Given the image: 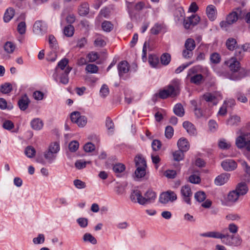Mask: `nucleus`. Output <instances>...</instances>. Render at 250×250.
<instances>
[{
  "label": "nucleus",
  "instance_id": "20e7f679",
  "mask_svg": "<svg viewBox=\"0 0 250 250\" xmlns=\"http://www.w3.org/2000/svg\"><path fill=\"white\" fill-rule=\"evenodd\" d=\"M180 194L183 201L187 204H191V198L192 196V192L189 185H186L182 186L180 189Z\"/></svg>",
  "mask_w": 250,
  "mask_h": 250
},
{
  "label": "nucleus",
  "instance_id": "393cba45",
  "mask_svg": "<svg viewBox=\"0 0 250 250\" xmlns=\"http://www.w3.org/2000/svg\"><path fill=\"white\" fill-rule=\"evenodd\" d=\"M165 28V25L163 23H156L150 29V33L153 35H158Z\"/></svg>",
  "mask_w": 250,
  "mask_h": 250
},
{
  "label": "nucleus",
  "instance_id": "338daca9",
  "mask_svg": "<svg viewBox=\"0 0 250 250\" xmlns=\"http://www.w3.org/2000/svg\"><path fill=\"white\" fill-rule=\"evenodd\" d=\"M73 183L76 188L79 189L84 188L86 187L85 183L80 180H75Z\"/></svg>",
  "mask_w": 250,
  "mask_h": 250
},
{
  "label": "nucleus",
  "instance_id": "423d86ee",
  "mask_svg": "<svg viewBox=\"0 0 250 250\" xmlns=\"http://www.w3.org/2000/svg\"><path fill=\"white\" fill-rule=\"evenodd\" d=\"M177 199V195L172 191L168 190L163 192L159 196L160 202L163 204H166L169 202H173Z\"/></svg>",
  "mask_w": 250,
  "mask_h": 250
},
{
  "label": "nucleus",
  "instance_id": "a211bd4d",
  "mask_svg": "<svg viewBox=\"0 0 250 250\" xmlns=\"http://www.w3.org/2000/svg\"><path fill=\"white\" fill-rule=\"evenodd\" d=\"M183 126L189 135L194 136L197 134L196 128L191 122L185 121L183 123Z\"/></svg>",
  "mask_w": 250,
  "mask_h": 250
},
{
  "label": "nucleus",
  "instance_id": "5701e85b",
  "mask_svg": "<svg viewBox=\"0 0 250 250\" xmlns=\"http://www.w3.org/2000/svg\"><path fill=\"white\" fill-rule=\"evenodd\" d=\"M202 97L206 102L212 103L214 105L218 103L217 96L215 94L206 93L203 95Z\"/></svg>",
  "mask_w": 250,
  "mask_h": 250
},
{
  "label": "nucleus",
  "instance_id": "4c0bfd02",
  "mask_svg": "<svg viewBox=\"0 0 250 250\" xmlns=\"http://www.w3.org/2000/svg\"><path fill=\"white\" fill-rule=\"evenodd\" d=\"M236 43V40L232 38H229L226 42V46L229 50H233L235 48Z\"/></svg>",
  "mask_w": 250,
  "mask_h": 250
},
{
  "label": "nucleus",
  "instance_id": "052dcab7",
  "mask_svg": "<svg viewBox=\"0 0 250 250\" xmlns=\"http://www.w3.org/2000/svg\"><path fill=\"white\" fill-rule=\"evenodd\" d=\"M189 181L192 184H199L201 182L200 177L196 174L191 175L188 178Z\"/></svg>",
  "mask_w": 250,
  "mask_h": 250
},
{
  "label": "nucleus",
  "instance_id": "2f4dec72",
  "mask_svg": "<svg viewBox=\"0 0 250 250\" xmlns=\"http://www.w3.org/2000/svg\"><path fill=\"white\" fill-rule=\"evenodd\" d=\"M89 12V5L87 3H83L79 8V13L81 16H85Z\"/></svg>",
  "mask_w": 250,
  "mask_h": 250
},
{
  "label": "nucleus",
  "instance_id": "a878e982",
  "mask_svg": "<svg viewBox=\"0 0 250 250\" xmlns=\"http://www.w3.org/2000/svg\"><path fill=\"white\" fill-rule=\"evenodd\" d=\"M31 127L34 129L39 130L42 128L43 123L39 118H35L30 123Z\"/></svg>",
  "mask_w": 250,
  "mask_h": 250
},
{
  "label": "nucleus",
  "instance_id": "c85d7f7f",
  "mask_svg": "<svg viewBox=\"0 0 250 250\" xmlns=\"http://www.w3.org/2000/svg\"><path fill=\"white\" fill-rule=\"evenodd\" d=\"M240 122V118L237 116H232L227 120V124L230 126H236Z\"/></svg>",
  "mask_w": 250,
  "mask_h": 250
},
{
  "label": "nucleus",
  "instance_id": "e433bc0d",
  "mask_svg": "<svg viewBox=\"0 0 250 250\" xmlns=\"http://www.w3.org/2000/svg\"><path fill=\"white\" fill-rule=\"evenodd\" d=\"M146 167H137L135 171V175L137 178H141L146 175Z\"/></svg>",
  "mask_w": 250,
  "mask_h": 250
},
{
  "label": "nucleus",
  "instance_id": "5fc2aeb1",
  "mask_svg": "<svg viewBox=\"0 0 250 250\" xmlns=\"http://www.w3.org/2000/svg\"><path fill=\"white\" fill-rule=\"evenodd\" d=\"M218 146L221 149H228L230 146V144L226 142L224 139H221L219 140L218 143Z\"/></svg>",
  "mask_w": 250,
  "mask_h": 250
},
{
  "label": "nucleus",
  "instance_id": "a18cd8bd",
  "mask_svg": "<svg viewBox=\"0 0 250 250\" xmlns=\"http://www.w3.org/2000/svg\"><path fill=\"white\" fill-rule=\"evenodd\" d=\"M4 48L7 53H12L15 49V45L12 42H7L5 43Z\"/></svg>",
  "mask_w": 250,
  "mask_h": 250
},
{
  "label": "nucleus",
  "instance_id": "412c9836",
  "mask_svg": "<svg viewBox=\"0 0 250 250\" xmlns=\"http://www.w3.org/2000/svg\"><path fill=\"white\" fill-rule=\"evenodd\" d=\"M177 146L180 150L187 152L189 148V143L188 140L184 138H180L177 142Z\"/></svg>",
  "mask_w": 250,
  "mask_h": 250
},
{
  "label": "nucleus",
  "instance_id": "6e6552de",
  "mask_svg": "<svg viewBox=\"0 0 250 250\" xmlns=\"http://www.w3.org/2000/svg\"><path fill=\"white\" fill-rule=\"evenodd\" d=\"M194 68H190L188 70L187 77L189 78L191 83L196 85H200L204 81L203 76L200 74H194Z\"/></svg>",
  "mask_w": 250,
  "mask_h": 250
},
{
  "label": "nucleus",
  "instance_id": "ea45409f",
  "mask_svg": "<svg viewBox=\"0 0 250 250\" xmlns=\"http://www.w3.org/2000/svg\"><path fill=\"white\" fill-rule=\"evenodd\" d=\"M74 28L73 26L69 24L65 26L63 29L64 34L68 37H72L74 34Z\"/></svg>",
  "mask_w": 250,
  "mask_h": 250
},
{
  "label": "nucleus",
  "instance_id": "7ed1b4c3",
  "mask_svg": "<svg viewBox=\"0 0 250 250\" xmlns=\"http://www.w3.org/2000/svg\"><path fill=\"white\" fill-rule=\"evenodd\" d=\"M225 236V238L223 240V243L225 245L230 246L238 247L241 244L242 239L238 235H229L227 233Z\"/></svg>",
  "mask_w": 250,
  "mask_h": 250
},
{
  "label": "nucleus",
  "instance_id": "680f3d73",
  "mask_svg": "<svg viewBox=\"0 0 250 250\" xmlns=\"http://www.w3.org/2000/svg\"><path fill=\"white\" fill-rule=\"evenodd\" d=\"M90 162L84 161L82 160H78L75 162V166L79 169L84 168L87 163Z\"/></svg>",
  "mask_w": 250,
  "mask_h": 250
},
{
  "label": "nucleus",
  "instance_id": "72a5a7b5",
  "mask_svg": "<svg viewBox=\"0 0 250 250\" xmlns=\"http://www.w3.org/2000/svg\"><path fill=\"white\" fill-rule=\"evenodd\" d=\"M68 59L64 58L60 61L58 65L55 68V72H57L59 71L58 68H60L62 71L65 68H66L68 66Z\"/></svg>",
  "mask_w": 250,
  "mask_h": 250
},
{
  "label": "nucleus",
  "instance_id": "2eb2a0df",
  "mask_svg": "<svg viewBox=\"0 0 250 250\" xmlns=\"http://www.w3.org/2000/svg\"><path fill=\"white\" fill-rule=\"evenodd\" d=\"M225 63L229 67L232 72H237L240 68V63L236 58H231L225 62Z\"/></svg>",
  "mask_w": 250,
  "mask_h": 250
},
{
  "label": "nucleus",
  "instance_id": "cd10ccee",
  "mask_svg": "<svg viewBox=\"0 0 250 250\" xmlns=\"http://www.w3.org/2000/svg\"><path fill=\"white\" fill-rule=\"evenodd\" d=\"M174 113L179 117H183L185 114L184 109L181 104H176L173 108Z\"/></svg>",
  "mask_w": 250,
  "mask_h": 250
},
{
  "label": "nucleus",
  "instance_id": "774afa93",
  "mask_svg": "<svg viewBox=\"0 0 250 250\" xmlns=\"http://www.w3.org/2000/svg\"><path fill=\"white\" fill-rule=\"evenodd\" d=\"M193 55L192 50L190 49H185L182 52V55L184 58L189 59L191 58Z\"/></svg>",
  "mask_w": 250,
  "mask_h": 250
},
{
  "label": "nucleus",
  "instance_id": "6e6d98bb",
  "mask_svg": "<svg viewBox=\"0 0 250 250\" xmlns=\"http://www.w3.org/2000/svg\"><path fill=\"white\" fill-rule=\"evenodd\" d=\"M79 144L76 141H71L68 146V148L71 152H75L79 148Z\"/></svg>",
  "mask_w": 250,
  "mask_h": 250
},
{
  "label": "nucleus",
  "instance_id": "09e8293b",
  "mask_svg": "<svg viewBox=\"0 0 250 250\" xmlns=\"http://www.w3.org/2000/svg\"><path fill=\"white\" fill-rule=\"evenodd\" d=\"M210 62L214 64L218 63L220 62L221 57L220 55L217 53H213L210 56Z\"/></svg>",
  "mask_w": 250,
  "mask_h": 250
},
{
  "label": "nucleus",
  "instance_id": "f8f14e48",
  "mask_svg": "<svg viewBox=\"0 0 250 250\" xmlns=\"http://www.w3.org/2000/svg\"><path fill=\"white\" fill-rule=\"evenodd\" d=\"M156 197V194L155 192L152 190L148 189L143 196V205L151 204L155 201Z\"/></svg>",
  "mask_w": 250,
  "mask_h": 250
},
{
  "label": "nucleus",
  "instance_id": "864d4df0",
  "mask_svg": "<svg viewBox=\"0 0 250 250\" xmlns=\"http://www.w3.org/2000/svg\"><path fill=\"white\" fill-rule=\"evenodd\" d=\"M85 70L91 73H96L98 72V67L94 64H89L86 65Z\"/></svg>",
  "mask_w": 250,
  "mask_h": 250
},
{
  "label": "nucleus",
  "instance_id": "4be33fe9",
  "mask_svg": "<svg viewBox=\"0 0 250 250\" xmlns=\"http://www.w3.org/2000/svg\"><path fill=\"white\" fill-rule=\"evenodd\" d=\"M206 13L210 21H214L216 18L217 11L213 5H209L206 8Z\"/></svg>",
  "mask_w": 250,
  "mask_h": 250
},
{
  "label": "nucleus",
  "instance_id": "e2e57ef3",
  "mask_svg": "<svg viewBox=\"0 0 250 250\" xmlns=\"http://www.w3.org/2000/svg\"><path fill=\"white\" fill-rule=\"evenodd\" d=\"M109 93V88L106 84H103L100 89L101 96L104 98L107 96Z\"/></svg>",
  "mask_w": 250,
  "mask_h": 250
},
{
  "label": "nucleus",
  "instance_id": "9d476101",
  "mask_svg": "<svg viewBox=\"0 0 250 250\" xmlns=\"http://www.w3.org/2000/svg\"><path fill=\"white\" fill-rule=\"evenodd\" d=\"M200 21V17L197 15H192L184 21V25L186 29H189L191 26L196 25Z\"/></svg>",
  "mask_w": 250,
  "mask_h": 250
},
{
  "label": "nucleus",
  "instance_id": "f704fd0d",
  "mask_svg": "<svg viewBox=\"0 0 250 250\" xmlns=\"http://www.w3.org/2000/svg\"><path fill=\"white\" fill-rule=\"evenodd\" d=\"M0 91L4 94H8L12 90V86L9 83H5L0 86Z\"/></svg>",
  "mask_w": 250,
  "mask_h": 250
},
{
  "label": "nucleus",
  "instance_id": "bb28decb",
  "mask_svg": "<svg viewBox=\"0 0 250 250\" xmlns=\"http://www.w3.org/2000/svg\"><path fill=\"white\" fill-rule=\"evenodd\" d=\"M14 15L15 10L13 8L10 7L7 9L3 16L4 21L5 22H9L13 18Z\"/></svg>",
  "mask_w": 250,
  "mask_h": 250
},
{
  "label": "nucleus",
  "instance_id": "b1692460",
  "mask_svg": "<svg viewBox=\"0 0 250 250\" xmlns=\"http://www.w3.org/2000/svg\"><path fill=\"white\" fill-rule=\"evenodd\" d=\"M240 196L235 190H232L229 192L228 194L227 201L231 203H235L238 200Z\"/></svg>",
  "mask_w": 250,
  "mask_h": 250
},
{
  "label": "nucleus",
  "instance_id": "f3484780",
  "mask_svg": "<svg viewBox=\"0 0 250 250\" xmlns=\"http://www.w3.org/2000/svg\"><path fill=\"white\" fill-rule=\"evenodd\" d=\"M229 177V174L227 173H222L216 177L214 180V183L217 186H222L228 181Z\"/></svg>",
  "mask_w": 250,
  "mask_h": 250
},
{
  "label": "nucleus",
  "instance_id": "4d7b16f0",
  "mask_svg": "<svg viewBox=\"0 0 250 250\" xmlns=\"http://www.w3.org/2000/svg\"><path fill=\"white\" fill-rule=\"evenodd\" d=\"M75 123L80 127H83L87 123V118L84 116L81 115Z\"/></svg>",
  "mask_w": 250,
  "mask_h": 250
},
{
  "label": "nucleus",
  "instance_id": "0eeeda50",
  "mask_svg": "<svg viewBox=\"0 0 250 250\" xmlns=\"http://www.w3.org/2000/svg\"><path fill=\"white\" fill-rule=\"evenodd\" d=\"M47 30V25L42 21H37L33 25V31L36 35L42 36L46 33Z\"/></svg>",
  "mask_w": 250,
  "mask_h": 250
},
{
  "label": "nucleus",
  "instance_id": "f257e3e1",
  "mask_svg": "<svg viewBox=\"0 0 250 250\" xmlns=\"http://www.w3.org/2000/svg\"><path fill=\"white\" fill-rule=\"evenodd\" d=\"M179 93L177 84L173 82L172 84H170L165 87L164 89L160 90L159 93L155 95L162 99H165L168 97H175Z\"/></svg>",
  "mask_w": 250,
  "mask_h": 250
},
{
  "label": "nucleus",
  "instance_id": "de8ad7c7",
  "mask_svg": "<svg viewBox=\"0 0 250 250\" xmlns=\"http://www.w3.org/2000/svg\"><path fill=\"white\" fill-rule=\"evenodd\" d=\"M24 152L27 157L28 158H32L35 155L36 150L32 146H28L26 147Z\"/></svg>",
  "mask_w": 250,
  "mask_h": 250
},
{
  "label": "nucleus",
  "instance_id": "6ab92c4d",
  "mask_svg": "<svg viewBox=\"0 0 250 250\" xmlns=\"http://www.w3.org/2000/svg\"><path fill=\"white\" fill-rule=\"evenodd\" d=\"M241 196H244L248 192L249 190L248 187L245 182H241L238 183L234 189Z\"/></svg>",
  "mask_w": 250,
  "mask_h": 250
},
{
  "label": "nucleus",
  "instance_id": "a19ab883",
  "mask_svg": "<svg viewBox=\"0 0 250 250\" xmlns=\"http://www.w3.org/2000/svg\"><path fill=\"white\" fill-rule=\"evenodd\" d=\"M183 151L179 149L175 151L173 153V159L175 161H180L182 160L184 157V154Z\"/></svg>",
  "mask_w": 250,
  "mask_h": 250
},
{
  "label": "nucleus",
  "instance_id": "9b49d317",
  "mask_svg": "<svg viewBox=\"0 0 250 250\" xmlns=\"http://www.w3.org/2000/svg\"><path fill=\"white\" fill-rule=\"evenodd\" d=\"M130 198L132 202L143 205V196L139 190H133L131 192Z\"/></svg>",
  "mask_w": 250,
  "mask_h": 250
},
{
  "label": "nucleus",
  "instance_id": "aec40b11",
  "mask_svg": "<svg viewBox=\"0 0 250 250\" xmlns=\"http://www.w3.org/2000/svg\"><path fill=\"white\" fill-rule=\"evenodd\" d=\"M30 100L26 95L22 96L18 101V105L21 110L24 111L28 107Z\"/></svg>",
  "mask_w": 250,
  "mask_h": 250
},
{
  "label": "nucleus",
  "instance_id": "473e14b6",
  "mask_svg": "<svg viewBox=\"0 0 250 250\" xmlns=\"http://www.w3.org/2000/svg\"><path fill=\"white\" fill-rule=\"evenodd\" d=\"M113 170L117 174L123 172L125 169V167L124 165L121 163H117L113 166Z\"/></svg>",
  "mask_w": 250,
  "mask_h": 250
},
{
  "label": "nucleus",
  "instance_id": "79ce46f5",
  "mask_svg": "<svg viewBox=\"0 0 250 250\" xmlns=\"http://www.w3.org/2000/svg\"><path fill=\"white\" fill-rule=\"evenodd\" d=\"M194 198L198 202H202L206 199V195L204 192L199 191L195 193Z\"/></svg>",
  "mask_w": 250,
  "mask_h": 250
},
{
  "label": "nucleus",
  "instance_id": "1a4fd4ad",
  "mask_svg": "<svg viewBox=\"0 0 250 250\" xmlns=\"http://www.w3.org/2000/svg\"><path fill=\"white\" fill-rule=\"evenodd\" d=\"M190 104L193 107L194 113L195 117L198 118H201L202 117H207V116L204 113L201 108V101H199V102L196 101V100H191L190 101Z\"/></svg>",
  "mask_w": 250,
  "mask_h": 250
},
{
  "label": "nucleus",
  "instance_id": "f03ea898",
  "mask_svg": "<svg viewBox=\"0 0 250 250\" xmlns=\"http://www.w3.org/2000/svg\"><path fill=\"white\" fill-rule=\"evenodd\" d=\"M237 134H239V136L235 141L236 146L239 148L245 147L249 140H250V133L243 132L241 130H239Z\"/></svg>",
  "mask_w": 250,
  "mask_h": 250
},
{
  "label": "nucleus",
  "instance_id": "58836bf2",
  "mask_svg": "<svg viewBox=\"0 0 250 250\" xmlns=\"http://www.w3.org/2000/svg\"><path fill=\"white\" fill-rule=\"evenodd\" d=\"M148 62L150 65L153 67H157L159 65V59L155 55H149Z\"/></svg>",
  "mask_w": 250,
  "mask_h": 250
},
{
  "label": "nucleus",
  "instance_id": "0e129e2a",
  "mask_svg": "<svg viewBox=\"0 0 250 250\" xmlns=\"http://www.w3.org/2000/svg\"><path fill=\"white\" fill-rule=\"evenodd\" d=\"M174 130L172 126H167L165 129V136L167 139H170L173 135Z\"/></svg>",
  "mask_w": 250,
  "mask_h": 250
},
{
  "label": "nucleus",
  "instance_id": "ddd939ff",
  "mask_svg": "<svg viewBox=\"0 0 250 250\" xmlns=\"http://www.w3.org/2000/svg\"><path fill=\"white\" fill-rule=\"evenodd\" d=\"M226 234L217 231H208L200 234V236L205 237H208L215 239H221L223 243V240L225 238Z\"/></svg>",
  "mask_w": 250,
  "mask_h": 250
},
{
  "label": "nucleus",
  "instance_id": "49530a36",
  "mask_svg": "<svg viewBox=\"0 0 250 250\" xmlns=\"http://www.w3.org/2000/svg\"><path fill=\"white\" fill-rule=\"evenodd\" d=\"M113 27V24L111 23V22L108 21H104L102 24V28L104 31L105 32H110L111 31Z\"/></svg>",
  "mask_w": 250,
  "mask_h": 250
},
{
  "label": "nucleus",
  "instance_id": "bf43d9fd",
  "mask_svg": "<svg viewBox=\"0 0 250 250\" xmlns=\"http://www.w3.org/2000/svg\"><path fill=\"white\" fill-rule=\"evenodd\" d=\"M26 23L24 21L20 22L17 27L18 32L21 35L24 34L26 31Z\"/></svg>",
  "mask_w": 250,
  "mask_h": 250
},
{
  "label": "nucleus",
  "instance_id": "603ef678",
  "mask_svg": "<svg viewBox=\"0 0 250 250\" xmlns=\"http://www.w3.org/2000/svg\"><path fill=\"white\" fill-rule=\"evenodd\" d=\"M44 155L45 158L50 163H51L56 157V155L48 149L45 152Z\"/></svg>",
  "mask_w": 250,
  "mask_h": 250
},
{
  "label": "nucleus",
  "instance_id": "8fccbe9b",
  "mask_svg": "<svg viewBox=\"0 0 250 250\" xmlns=\"http://www.w3.org/2000/svg\"><path fill=\"white\" fill-rule=\"evenodd\" d=\"M48 150L56 155L60 150L59 144L57 142L51 143L49 146Z\"/></svg>",
  "mask_w": 250,
  "mask_h": 250
},
{
  "label": "nucleus",
  "instance_id": "c756f323",
  "mask_svg": "<svg viewBox=\"0 0 250 250\" xmlns=\"http://www.w3.org/2000/svg\"><path fill=\"white\" fill-rule=\"evenodd\" d=\"M238 19V14L235 11H233L229 13L227 17L226 20H228V22H229L231 24H233Z\"/></svg>",
  "mask_w": 250,
  "mask_h": 250
},
{
  "label": "nucleus",
  "instance_id": "c9c22d12",
  "mask_svg": "<svg viewBox=\"0 0 250 250\" xmlns=\"http://www.w3.org/2000/svg\"><path fill=\"white\" fill-rule=\"evenodd\" d=\"M136 167H146V162L144 158L140 156H136L134 159Z\"/></svg>",
  "mask_w": 250,
  "mask_h": 250
},
{
  "label": "nucleus",
  "instance_id": "13d9d810",
  "mask_svg": "<svg viewBox=\"0 0 250 250\" xmlns=\"http://www.w3.org/2000/svg\"><path fill=\"white\" fill-rule=\"evenodd\" d=\"M48 41L50 47L55 49L57 48V41L53 35H50L49 36Z\"/></svg>",
  "mask_w": 250,
  "mask_h": 250
},
{
  "label": "nucleus",
  "instance_id": "c03bdc74",
  "mask_svg": "<svg viewBox=\"0 0 250 250\" xmlns=\"http://www.w3.org/2000/svg\"><path fill=\"white\" fill-rule=\"evenodd\" d=\"M161 62L162 64L167 65L169 64L171 60V56L168 53H164L162 55L161 58Z\"/></svg>",
  "mask_w": 250,
  "mask_h": 250
},
{
  "label": "nucleus",
  "instance_id": "39448f33",
  "mask_svg": "<svg viewBox=\"0 0 250 250\" xmlns=\"http://www.w3.org/2000/svg\"><path fill=\"white\" fill-rule=\"evenodd\" d=\"M72 68L69 66H68L64 70V71L60 72L58 71L57 72H55L53 76L54 78V80L58 82L57 80V76L58 75L60 74L59 79H60V83L63 84H66L69 82V78H68V74L70 71L71 70Z\"/></svg>",
  "mask_w": 250,
  "mask_h": 250
},
{
  "label": "nucleus",
  "instance_id": "4468645a",
  "mask_svg": "<svg viewBox=\"0 0 250 250\" xmlns=\"http://www.w3.org/2000/svg\"><path fill=\"white\" fill-rule=\"evenodd\" d=\"M223 168L226 171H232L237 167L236 163L232 159H227L221 163Z\"/></svg>",
  "mask_w": 250,
  "mask_h": 250
},
{
  "label": "nucleus",
  "instance_id": "37998d69",
  "mask_svg": "<svg viewBox=\"0 0 250 250\" xmlns=\"http://www.w3.org/2000/svg\"><path fill=\"white\" fill-rule=\"evenodd\" d=\"M83 240L85 242H89L92 244H96L97 242L96 238L90 233H86L84 234Z\"/></svg>",
  "mask_w": 250,
  "mask_h": 250
},
{
  "label": "nucleus",
  "instance_id": "69168bd1",
  "mask_svg": "<svg viewBox=\"0 0 250 250\" xmlns=\"http://www.w3.org/2000/svg\"><path fill=\"white\" fill-rule=\"evenodd\" d=\"M44 236L42 234H39L37 237L33 238V242L35 244H40L44 243Z\"/></svg>",
  "mask_w": 250,
  "mask_h": 250
},
{
  "label": "nucleus",
  "instance_id": "dca6fc26",
  "mask_svg": "<svg viewBox=\"0 0 250 250\" xmlns=\"http://www.w3.org/2000/svg\"><path fill=\"white\" fill-rule=\"evenodd\" d=\"M129 70V65L128 63L125 61H123L119 62L118 65V70L119 75L120 77L127 73Z\"/></svg>",
  "mask_w": 250,
  "mask_h": 250
},
{
  "label": "nucleus",
  "instance_id": "3c124183",
  "mask_svg": "<svg viewBox=\"0 0 250 250\" xmlns=\"http://www.w3.org/2000/svg\"><path fill=\"white\" fill-rule=\"evenodd\" d=\"M2 127L6 130H11L14 127V124L11 121L5 120L3 123Z\"/></svg>",
  "mask_w": 250,
  "mask_h": 250
},
{
  "label": "nucleus",
  "instance_id": "7c9ffc66",
  "mask_svg": "<svg viewBox=\"0 0 250 250\" xmlns=\"http://www.w3.org/2000/svg\"><path fill=\"white\" fill-rule=\"evenodd\" d=\"M184 46L185 49H190L191 50L193 51L195 48L196 44L193 39L188 38L186 41Z\"/></svg>",
  "mask_w": 250,
  "mask_h": 250
}]
</instances>
